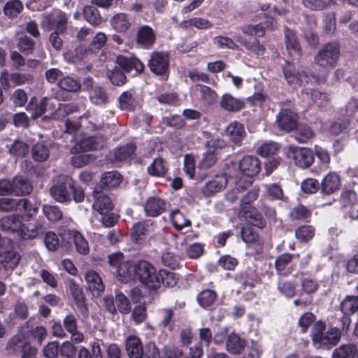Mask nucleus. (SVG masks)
<instances>
[{
	"mask_svg": "<svg viewBox=\"0 0 358 358\" xmlns=\"http://www.w3.org/2000/svg\"><path fill=\"white\" fill-rule=\"evenodd\" d=\"M310 336L317 348L329 349L340 341L341 332L336 327H327L325 323L317 321L311 328Z\"/></svg>",
	"mask_w": 358,
	"mask_h": 358,
	"instance_id": "obj_1",
	"label": "nucleus"
},
{
	"mask_svg": "<svg viewBox=\"0 0 358 358\" xmlns=\"http://www.w3.org/2000/svg\"><path fill=\"white\" fill-rule=\"evenodd\" d=\"M159 271L147 261L137 262L136 278L149 289L159 288Z\"/></svg>",
	"mask_w": 358,
	"mask_h": 358,
	"instance_id": "obj_2",
	"label": "nucleus"
},
{
	"mask_svg": "<svg viewBox=\"0 0 358 358\" xmlns=\"http://www.w3.org/2000/svg\"><path fill=\"white\" fill-rule=\"evenodd\" d=\"M72 187V178L68 175H60L50 188V196L57 202H69L71 201L70 189Z\"/></svg>",
	"mask_w": 358,
	"mask_h": 358,
	"instance_id": "obj_3",
	"label": "nucleus"
},
{
	"mask_svg": "<svg viewBox=\"0 0 358 358\" xmlns=\"http://www.w3.org/2000/svg\"><path fill=\"white\" fill-rule=\"evenodd\" d=\"M340 50L336 43H329L323 46L315 57L316 64L327 71L334 67L338 59Z\"/></svg>",
	"mask_w": 358,
	"mask_h": 358,
	"instance_id": "obj_4",
	"label": "nucleus"
},
{
	"mask_svg": "<svg viewBox=\"0 0 358 358\" xmlns=\"http://www.w3.org/2000/svg\"><path fill=\"white\" fill-rule=\"evenodd\" d=\"M106 143V138L101 134L87 136L78 141L71 148L72 153L87 152L102 149Z\"/></svg>",
	"mask_w": 358,
	"mask_h": 358,
	"instance_id": "obj_5",
	"label": "nucleus"
},
{
	"mask_svg": "<svg viewBox=\"0 0 358 358\" xmlns=\"http://www.w3.org/2000/svg\"><path fill=\"white\" fill-rule=\"evenodd\" d=\"M68 19L66 15L60 10L55 11L50 15H45L41 27L46 30L55 29L56 32L63 34L67 29Z\"/></svg>",
	"mask_w": 358,
	"mask_h": 358,
	"instance_id": "obj_6",
	"label": "nucleus"
},
{
	"mask_svg": "<svg viewBox=\"0 0 358 358\" xmlns=\"http://www.w3.org/2000/svg\"><path fill=\"white\" fill-rule=\"evenodd\" d=\"M287 156L288 158L293 159L296 166L303 169L309 167L314 160L312 150L308 148L289 146Z\"/></svg>",
	"mask_w": 358,
	"mask_h": 358,
	"instance_id": "obj_7",
	"label": "nucleus"
},
{
	"mask_svg": "<svg viewBox=\"0 0 358 358\" xmlns=\"http://www.w3.org/2000/svg\"><path fill=\"white\" fill-rule=\"evenodd\" d=\"M32 206L26 199H13L11 197H2L0 199V210L8 213L12 211L29 213Z\"/></svg>",
	"mask_w": 358,
	"mask_h": 358,
	"instance_id": "obj_8",
	"label": "nucleus"
},
{
	"mask_svg": "<svg viewBox=\"0 0 358 358\" xmlns=\"http://www.w3.org/2000/svg\"><path fill=\"white\" fill-rule=\"evenodd\" d=\"M240 169L243 172L242 178H245V185H251L252 178L261 170L260 162L256 157H244L239 162Z\"/></svg>",
	"mask_w": 358,
	"mask_h": 358,
	"instance_id": "obj_9",
	"label": "nucleus"
},
{
	"mask_svg": "<svg viewBox=\"0 0 358 358\" xmlns=\"http://www.w3.org/2000/svg\"><path fill=\"white\" fill-rule=\"evenodd\" d=\"M276 123L280 130L289 132L296 128L298 115L290 109L283 108L276 117Z\"/></svg>",
	"mask_w": 358,
	"mask_h": 358,
	"instance_id": "obj_10",
	"label": "nucleus"
},
{
	"mask_svg": "<svg viewBox=\"0 0 358 358\" xmlns=\"http://www.w3.org/2000/svg\"><path fill=\"white\" fill-rule=\"evenodd\" d=\"M94 202L92 208L100 214L110 213L113 208V204L109 196L101 190V185H96L93 191Z\"/></svg>",
	"mask_w": 358,
	"mask_h": 358,
	"instance_id": "obj_11",
	"label": "nucleus"
},
{
	"mask_svg": "<svg viewBox=\"0 0 358 358\" xmlns=\"http://www.w3.org/2000/svg\"><path fill=\"white\" fill-rule=\"evenodd\" d=\"M49 107L52 110L55 108V104L50 101L48 97H43L39 101L36 97H32L28 103L26 109L30 113L31 118L36 120L41 117Z\"/></svg>",
	"mask_w": 358,
	"mask_h": 358,
	"instance_id": "obj_12",
	"label": "nucleus"
},
{
	"mask_svg": "<svg viewBox=\"0 0 358 358\" xmlns=\"http://www.w3.org/2000/svg\"><path fill=\"white\" fill-rule=\"evenodd\" d=\"M169 58L168 54L163 52H153L148 62L150 71L157 75H163L169 69Z\"/></svg>",
	"mask_w": 358,
	"mask_h": 358,
	"instance_id": "obj_13",
	"label": "nucleus"
},
{
	"mask_svg": "<svg viewBox=\"0 0 358 358\" xmlns=\"http://www.w3.org/2000/svg\"><path fill=\"white\" fill-rule=\"evenodd\" d=\"M283 73L287 82L294 87L301 85L303 82L308 83L309 80L306 72L304 71L301 73L296 72L289 62H286L283 67Z\"/></svg>",
	"mask_w": 358,
	"mask_h": 358,
	"instance_id": "obj_14",
	"label": "nucleus"
},
{
	"mask_svg": "<svg viewBox=\"0 0 358 358\" xmlns=\"http://www.w3.org/2000/svg\"><path fill=\"white\" fill-rule=\"evenodd\" d=\"M63 236L64 239L73 241L78 252L81 255L89 253L90 248L88 243L80 232L76 230L64 229Z\"/></svg>",
	"mask_w": 358,
	"mask_h": 358,
	"instance_id": "obj_15",
	"label": "nucleus"
},
{
	"mask_svg": "<svg viewBox=\"0 0 358 358\" xmlns=\"http://www.w3.org/2000/svg\"><path fill=\"white\" fill-rule=\"evenodd\" d=\"M87 288L94 296H99L104 290V285L99 275L93 270L85 273Z\"/></svg>",
	"mask_w": 358,
	"mask_h": 358,
	"instance_id": "obj_16",
	"label": "nucleus"
},
{
	"mask_svg": "<svg viewBox=\"0 0 358 358\" xmlns=\"http://www.w3.org/2000/svg\"><path fill=\"white\" fill-rule=\"evenodd\" d=\"M12 182V195L21 196L29 194L33 187L28 179L22 176H16L11 179Z\"/></svg>",
	"mask_w": 358,
	"mask_h": 358,
	"instance_id": "obj_17",
	"label": "nucleus"
},
{
	"mask_svg": "<svg viewBox=\"0 0 358 358\" xmlns=\"http://www.w3.org/2000/svg\"><path fill=\"white\" fill-rule=\"evenodd\" d=\"M166 203L158 196L149 197L144 205V210L147 215L157 217L165 211Z\"/></svg>",
	"mask_w": 358,
	"mask_h": 358,
	"instance_id": "obj_18",
	"label": "nucleus"
},
{
	"mask_svg": "<svg viewBox=\"0 0 358 358\" xmlns=\"http://www.w3.org/2000/svg\"><path fill=\"white\" fill-rule=\"evenodd\" d=\"M7 348L13 352L22 348L21 358H36L37 350L29 344L24 343L18 338H13L8 343Z\"/></svg>",
	"mask_w": 358,
	"mask_h": 358,
	"instance_id": "obj_19",
	"label": "nucleus"
},
{
	"mask_svg": "<svg viewBox=\"0 0 358 358\" xmlns=\"http://www.w3.org/2000/svg\"><path fill=\"white\" fill-rule=\"evenodd\" d=\"M116 272L120 280L122 282H128L136 278L137 262L125 261L120 264Z\"/></svg>",
	"mask_w": 358,
	"mask_h": 358,
	"instance_id": "obj_20",
	"label": "nucleus"
},
{
	"mask_svg": "<svg viewBox=\"0 0 358 358\" xmlns=\"http://www.w3.org/2000/svg\"><path fill=\"white\" fill-rule=\"evenodd\" d=\"M117 64L120 69L125 72H131L134 70L136 73H141L144 70V64L136 57H126L124 56H118L117 57Z\"/></svg>",
	"mask_w": 358,
	"mask_h": 358,
	"instance_id": "obj_21",
	"label": "nucleus"
},
{
	"mask_svg": "<svg viewBox=\"0 0 358 358\" xmlns=\"http://www.w3.org/2000/svg\"><path fill=\"white\" fill-rule=\"evenodd\" d=\"M153 222L148 220L135 224L132 227L131 238L138 243L143 240L152 229Z\"/></svg>",
	"mask_w": 358,
	"mask_h": 358,
	"instance_id": "obj_22",
	"label": "nucleus"
},
{
	"mask_svg": "<svg viewBox=\"0 0 358 358\" xmlns=\"http://www.w3.org/2000/svg\"><path fill=\"white\" fill-rule=\"evenodd\" d=\"M143 345L141 339L136 336H129L125 341V350L129 358H142Z\"/></svg>",
	"mask_w": 358,
	"mask_h": 358,
	"instance_id": "obj_23",
	"label": "nucleus"
},
{
	"mask_svg": "<svg viewBox=\"0 0 358 358\" xmlns=\"http://www.w3.org/2000/svg\"><path fill=\"white\" fill-rule=\"evenodd\" d=\"M245 346L246 341L235 333L229 334L225 343L227 351L232 355L241 354Z\"/></svg>",
	"mask_w": 358,
	"mask_h": 358,
	"instance_id": "obj_24",
	"label": "nucleus"
},
{
	"mask_svg": "<svg viewBox=\"0 0 358 358\" xmlns=\"http://www.w3.org/2000/svg\"><path fill=\"white\" fill-rule=\"evenodd\" d=\"M225 135L235 144L240 143L245 136L244 126L237 121L230 123L224 130Z\"/></svg>",
	"mask_w": 358,
	"mask_h": 358,
	"instance_id": "obj_25",
	"label": "nucleus"
},
{
	"mask_svg": "<svg viewBox=\"0 0 358 358\" xmlns=\"http://www.w3.org/2000/svg\"><path fill=\"white\" fill-rule=\"evenodd\" d=\"M135 150L136 146L132 143L116 148L113 152L112 162L119 166L121 163L129 160Z\"/></svg>",
	"mask_w": 358,
	"mask_h": 358,
	"instance_id": "obj_26",
	"label": "nucleus"
},
{
	"mask_svg": "<svg viewBox=\"0 0 358 358\" xmlns=\"http://www.w3.org/2000/svg\"><path fill=\"white\" fill-rule=\"evenodd\" d=\"M241 215L251 224L262 228L265 225L262 215L258 210L252 206H243L241 210Z\"/></svg>",
	"mask_w": 358,
	"mask_h": 358,
	"instance_id": "obj_27",
	"label": "nucleus"
},
{
	"mask_svg": "<svg viewBox=\"0 0 358 358\" xmlns=\"http://www.w3.org/2000/svg\"><path fill=\"white\" fill-rule=\"evenodd\" d=\"M285 38L287 51L298 60L301 56V48L295 33L289 29H285Z\"/></svg>",
	"mask_w": 358,
	"mask_h": 358,
	"instance_id": "obj_28",
	"label": "nucleus"
},
{
	"mask_svg": "<svg viewBox=\"0 0 358 358\" xmlns=\"http://www.w3.org/2000/svg\"><path fill=\"white\" fill-rule=\"evenodd\" d=\"M341 186L340 178L336 173H329L322 181L321 189L323 194H331Z\"/></svg>",
	"mask_w": 358,
	"mask_h": 358,
	"instance_id": "obj_29",
	"label": "nucleus"
},
{
	"mask_svg": "<svg viewBox=\"0 0 358 358\" xmlns=\"http://www.w3.org/2000/svg\"><path fill=\"white\" fill-rule=\"evenodd\" d=\"M19 215H6L0 220V229L6 232H17L21 227Z\"/></svg>",
	"mask_w": 358,
	"mask_h": 358,
	"instance_id": "obj_30",
	"label": "nucleus"
},
{
	"mask_svg": "<svg viewBox=\"0 0 358 358\" xmlns=\"http://www.w3.org/2000/svg\"><path fill=\"white\" fill-rule=\"evenodd\" d=\"M227 179L223 176H217L213 180L207 182L202 189L204 194L209 196L221 191L226 187Z\"/></svg>",
	"mask_w": 358,
	"mask_h": 358,
	"instance_id": "obj_31",
	"label": "nucleus"
},
{
	"mask_svg": "<svg viewBox=\"0 0 358 358\" xmlns=\"http://www.w3.org/2000/svg\"><path fill=\"white\" fill-rule=\"evenodd\" d=\"M112 27L117 32H125L131 27L130 20L127 14L120 13L113 16L110 20Z\"/></svg>",
	"mask_w": 358,
	"mask_h": 358,
	"instance_id": "obj_32",
	"label": "nucleus"
},
{
	"mask_svg": "<svg viewBox=\"0 0 358 358\" xmlns=\"http://www.w3.org/2000/svg\"><path fill=\"white\" fill-rule=\"evenodd\" d=\"M220 106L228 111H238L244 107V102L233 97L229 94H224L220 100Z\"/></svg>",
	"mask_w": 358,
	"mask_h": 358,
	"instance_id": "obj_33",
	"label": "nucleus"
},
{
	"mask_svg": "<svg viewBox=\"0 0 358 358\" xmlns=\"http://www.w3.org/2000/svg\"><path fill=\"white\" fill-rule=\"evenodd\" d=\"M242 175L243 172L240 169L239 163L232 162L227 165L224 175L222 176L225 177L227 180L229 179L234 180L235 185L238 189L241 187Z\"/></svg>",
	"mask_w": 358,
	"mask_h": 358,
	"instance_id": "obj_34",
	"label": "nucleus"
},
{
	"mask_svg": "<svg viewBox=\"0 0 358 358\" xmlns=\"http://www.w3.org/2000/svg\"><path fill=\"white\" fill-rule=\"evenodd\" d=\"M122 182L121 175L117 171H110L105 173L101 178L99 184L96 185H101V190L103 187L107 189L117 187Z\"/></svg>",
	"mask_w": 358,
	"mask_h": 358,
	"instance_id": "obj_35",
	"label": "nucleus"
},
{
	"mask_svg": "<svg viewBox=\"0 0 358 358\" xmlns=\"http://www.w3.org/2000/svg\"><path fill=\"white\" fill-rule=\"evenodd\" d=\"M155 41V34L148 26L141 27L137 32V43L144 48L150 47Z\"/></svg>",
	"mask_w": 358,
	"mask_h": 358,
	"instance_id": "obj_36",
	"label": "nucleus"
},
{
	"mask_svg": "<svg viewBox=\"0 0 358 358\" xmlns=\"http://www.w3.org/2000/svg\"><path fill=\"white\" fill-rule=\"evenodd\" d=\"M43 232V227L39 224H28L27 225H24L21 223V227L18 231V234L23 239H33L38 237V236Z\"/></svg>",
	"mask_w": 358,
	"mask_h": 358,
	"instance_id": "obj_37",
	"label": "nucleus"
},
{
	"mask_svg": "<svg viewBox=\"0 0 358 358\" xmlns=\"http://www.w3.org/2000/svg\"><path fill=\"white\" fill-rule=\"evenodd\" d=\"M168 170L169 166L167 162L161 157L155 159L148 168L149 174L156 177L164 176L167 173Z\"/></svg>",
	"mask_w": 358,
	"mask_h": 358,
	"instance_id": "obj_38",
	"label": "nucleus"
},
{
	"mask_svg": "<svg viewBox=\"0 0 358 358\" xmlns=\"http://www.w3.org/2000/svg\"><path fill=\"white\" fill-rule=\"evenodd\" d=\"M171 222L178 231L182 230L185 227L191 226V221L187 218L180 210L175 209L170 213Z\"/></svg>",
	"mask_w": 358,
	"mask_h": 358,
	"instance_id": "obj_39",
	"label": "nucleus"
},
{
	"mask_svg": "<svg viewBox=\"0 0 358 358\" xmlns=\"http://www.w3.org/2000/svg\"><path fill=\"white\" fill-rule=\"evenodd\" d=\"M20 261L19 255L15 251H6L0 256V264L5 268L13 270Z\"/></svg>",
	"mask_w": 358,
	"mask_h": 358,
	"instance_id": "obj_40",
	"label": "nucleus"
},
{
	"mask_svg": "<svg viewBox=\"0 0 358 358\" xmlns=\"http://www.w3.org/2000/svg\"><path fill=\"white\" fill-rule=\"evenodd\" d=\"M83 13L85 19L92 25L98 26L102 22V18L99 10L94 6H85Z\"/></svg>",
	"mask_w": 358,
	"mask_h": 358,
	"instance_id": "obj_41",
	"label": "nucleus"
},
{
	"mask_svg": "<svg viewBox=\"0 0 358 358\" xmlns=\"http://www.w3.org/2000/svg\"><path fill=\"white\" fill-rule=\"evenodd\" d=\"M357 352L353 344H345L336 348L333 352V358H355Z\"/></svg>",
	"mask_w": 358,
	"mask_h": 358,
	"instance_id": "obj_42",
	"label": "nucleus"
},
{
	"mask_svg": "<svg viewBox=\"0 0 358 358\" xmlns=\"http://www.w3.org/2000/svg\"><path fill=\"white\" fill-rule=\"evenodd\" d=\"M89 97L91 102L95 105H103L108 101L107 92L99 86H95L90 91Z\"/></svg>",
	"mask_w": 358,
	"mask_h": 358,
	"instance_id": "obj_43",
	"label": "nucleus"
},
{
	"mask_svg": "<svg viewBox=\"0 0 358 358\" xmlns=\"http://www.w3.org/2000/svg\"><path fill=\"white\" fill-rule=\"evenodd\" d=\"M58 86L62 90L69 92H76L81 88L79 80L69 76L61 78L58 82Z\"/></svg>",
	"mask_w": 358,
	"mask_h": 358,
	"instance_id": "obj_44",
	"label": "nucleus"
},
{
	"mask_svg": "<svg viewBox=\"0 0 358 358\" xmlns=\"http://www.w3.org/2000/svg\"><path fill=\"white\" fill-rule=\"evenodd\" d=\"M341 308L345 315H352L358 311V296H347L341 303Z\"/></svg>",
	"mask_w": 358,
	"mask_h": 358,
	"instance_id": "obj_45",
	"label": "nucleus"
},
{
	"mask_svg": "<svg viewBox=\"0 0 358 358\" xmlns=\"http://www.w3.org/2000/svg\"><path fill=\"white\" fill-rule=\"evenodd\" d=\"M23 10V4L19 0H12L8 1L4 7V14L8 17L13 18L17 17Z\"/></svg>",
	"mask_w": 358,
	"mask_h": 358,
	"instance_id": "obj_46",
	"label": "nucleus"
},
{
	"mask_svg": "<svg viewBox=\"0 0 358 358\" xmlns=\"http://www.w3.org/2000/svg\"><path fill=\"white\" fill-rule=\"evenodd\" d=\"M217 299V294L212 289H204L197 296V301L202 307H208L211 306Z\"/></svg>",
	"mask_w": 358,
	"mask_h": 358,
	"instance_id": "obj_47",
	"label": "nucleus"
},
{
	"mask_svg": "<svg viewBox=\"0 0 358 358\" xmlns=\"http://www.w3.org/2000/svg\"><path fill=\"white\" fill-rule=\"evenodd\" d=\"M69 290L76 303L80 308H85V297L82 288L73 280L69 282Z\"/></svg>",
	"mask_w": 358,
	"mask_h": 358,
	"instance_id": "obj_48",
	"label": "nucleus"
},
{
	"mask_svg": "<svg viewBox=\"0 0 358 358\" xmlns=\"http://www.w3.org/2000/svg\"><path fill=\"white\" fill-rule=\"evenodd\" d=\"M315 229L310 225H303L295 230V237L300 242H308L313 238Z\"/></svg>",
	"mask_w": 358,
	"mask_h": 358,
	"instance_id": "obj_49",
	"label": "nucleus"
},
{
	"mask_svg": "<svg viewBox=\"0 0 358 358\" xmlns=\"http://www.w3.org/2000/svg\"><path fill=\"white\" fill-rule=\"evenodd\" d=\"M174 315L173 310L171 308H164L161 311L162 320L160 322V326L169 331H172L174 329V324L173 322V317Z\"/></svg>",
	"mask_w": 358,
	"mask_h": 358,
	"instance_id": "obj_50",
	"label": "nucleus"
},
{
	"mask_svg": "<svg viewBox=\"0 0 358 358\" xmlns=\"http://www.w3.org/2000/svg\"><path fill=\"white\" fill-rule=\"evenodd\" d=\"M49 155V150L44 143H36L32 148V157L35 161L44 162L48 158Z\"/></svg>",
	"mask_w": 358,
	"mask_h": 358,
	"instance_id": "obj_51",
	"label": "nucleus"
},
{
	"mask_svg": "<svg viewBox=\"0 0 358 358\" xmlns=\"http://www.w3.org/2000/svg\"><path fill=\"white\" fill-rule=\"evenodd\" d=\"M158 278H159V287L162 283L167 287H173L177 284L178 282V278L176 274L173 272H169L166 270L159 271Z\"/></svg>",
	"mask_w": 358,
	"mask_h": 358,
	"instance_id": "obj_52",
	"label": "nucleus"
},
{
	"mask_svg": "<svg viewBox=\"0 0 358 358\" xmlns=\"http://www.w3.org/2000/svg\"><path fill=\"white\" fill-rule=\"evenodd\" d=\"M17 48L26 55L31 54L34 49L35 42L27 36H22L17 39Z\"/></svg>",
	"mask_w": 358,
	"mask_h": 358,
	"instance_id": "obj_53",
	"label": "nucleus"
},
{
	"mask_svg": "<svg viewBox=\"0 0 358 358\" xmlns=\"http://www.w3.org/2000/svg\"><path fill=\"white\" fill-rule=\"evenodd\" d=\"M303 98H310L312 102L318 106H322L324 102L328 101L327 95L317 90H309L302 92Z\"/></svg>",
	"mask_w": 358,
	"mask_h": 358,
	"instance_id": "obj_54",
	"label": "nucleus"
},
{
	"mask_svg": "<svg viewBox=\"0 0 358 358\" xmlns=\"http://www.w3.org/2000/svg\"><path fill=\"white\" fill-rule=\"evenodd\" d=\"M116 310L122 314H127L131 309L129 299L121 292H117L115 296Z\"/></svg>",
	"mask_w": 358,
	"mask_h": 358,
	"instance_id": "obj_55",
	"label": "nucleus"
},
{
	"mask_svg": "<svg viewBox=\"0 0 358 358\" xmlns=\"http://www.w3.org/2000/svg\"><path fill=\"white\" fill-rule=\"evenodd\" d=\"M294 257V255L285 253L278 256L275 262V268L280 275H286L285 270L287 265L290 263L292 258Z\"/></svg>",
	"mask_w": 358,
	"mask_h": 358,
	"instance_id": "obj_56",
	"label": "nucleus"
},
{
	"mask_svg": "<svg viewBox=\"0 0 358 358\" xmlns=\"http://www.w3.org/2000/svg\"><path fill=\"white\" fill-rule=\"evenodd\" d=\"M217 159L215 150H209L203 155V157L199 164V168L201 169H208L215 165Z\"/></svg>",
	"mask_w": 358,
	"mask_h": 358,
	"instance_id": "obj_57",
	"label": "nucleus"
},
{
	"mask_svg": "<svg viewBox=\"0 0 358 358\" xmlns=\"http://www.w3.org/2000/svg\"><path fill=\"white\" fill-rule=\"evenodd\" d=\"M10 80L17 86L31 84L34 80V76L30 73H13L10 74Z\"/></svg>",
	"mask_w": 358,
	"mask_h": 358,
	"instance_id": "obj_58",
	"label": "nucleus"
},
{
	"mask_svg": "<svg viewBox=\"0 0 358 358\" xmlns=\"http://www.w3.org/2000/svg\"><path fill=\"white\" fill-rule=\"evenodd\" d=\"M296 139L299 143H305L310 139L314 134L311 129L305 124H299L297 125L296 128Z\"/></svg>",
	"mask_w": 358,
	"mask_h": 358,
	"instance_id": "obj_59",
	"label": "nucleus"
},
{
	"mask_svg": "<svg viewBox=\"0 0 358 358\" xmlns=\"http://www.w3.org/2000/svg\"><path fill=\"white\" fill-rule=\"evenodd\" d=\"M236 40L239 42H241V44H243L248 50L255 52V54L258 55H263L264 52V48L263 45H262L259 41L254 38L252 39L251 41H243L241 40V38L240 36L236 37Z\"/></svg>",
	"mask_w": 358,
	"mask_h": 358,
	"instance_id": "obj_60",
	"label": "nucleus"
},
{
	"mask_svg": "<svg viewBox=\"0 0 358 358\" xmlns=\"http://www.w3.org/2000/svg\"><path fill=\"white\" fill-rule=\"evenodd\" d=\"M43 211L45 217L51 222H57L62 217V213L55 206L45 205Z\"/></svg>",
	"mask_w": 358,
	"mask_h": 358,
	"instance_id": "obj_61",
	"label": "nucleus"
},
{
	"mask_svg": "<svg viewBox=\"0 0 358 358\" xmlns=\"http://www.w3.org/2000/svg\"><path fill=\"white\" fill-rule=\"evenodd\" d=\"M279 150V145L274 142H268L262 144L257 150V153L262 157H268L275 155Z\"/></svg>",
	"mask_w": 358,
	"mask_h": 358,
	"instance_id": "obj_62",
	"label": "nucleus"
},
{
	"mask_svg": "<svg viewBox=\"0 0 358 358\" xmlns=\"http://www.w3.org/2000/svg\"><path fill=\"white\" fill-rule=\"evenodd\" d=\"M71 158V163L75 167H82L88 164L93 160V157L91 155L85 154V152H77Z\"/></svg>",
	"mask_w": 358,
	"mask_h": 358,
	"instance_id": "obj_63",
	"label": "nucleus"
},
{
	"mask_svg": "<svg viewBox=\"0 0 358 358\" xmlns=\"http://www.w3.org/2000/svg\"><path fill=\"white\" fill-rule=\"evenodd\" d=\"M120 107L122 110H131L134 108V101L129 92H123L119 97Z\"/></svg>",
	"mask_w": 358,
	"mask_h": 358,
	"instance_id": "obj_64",
	"label": "nucleus"
}]
</instances>
